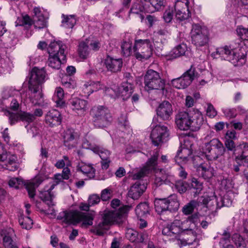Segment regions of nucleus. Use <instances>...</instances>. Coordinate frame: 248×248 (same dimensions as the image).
Wrapping results in <instances>:
<instances>
[{
    "mask_svg": "<svg viewBox=\"0 0 248 248\" xmlns=\"http://www.w3.org/2000/svg\"><path fill=\"white\" fill-rule=\"evenodd\" d=\"M225 148L223 143L217 139L214 138L205 142L202 147L203 153L208 160L217 159L219 156L224 155L227 150L233 151L237 155L235 161L239 165L248 166V144L243 142L235 146L233 140H225Z\"/></svg>",
    "mask_w": 248,
    "mask_h": 248,
    "instance_id": "nucleus-1",
    "label": "nucleus"
},
{
    "mask_svg": "<svg viewBox=\"0 0 248 248\" xmlns=\"http://www.w3.org/2000/svg\"><path fill=\"white\" fill-rule=\"evenodd\" d=\"M94 213H83L78 210H65L60 212L57 219L67 225H77L81 222V227L88 228L93 224Z\"/></svg>",
    "mask_w": 248,
    "mask_h": 248,
    "instance_id": "nucleus-2",
    "label": "nucleus"
},
{
    "mask_svg": "<svg viewBox=\"0 0 248 248\" xmlns=\"http://www.w3.org/2000/svg\"><path fill=\"white\" fill-rule=\"evenodd\" d=\"M66 45L61 42H53L49 44L47 47L49 55L48 59L49 66L55 69L60 68L62 63L65 62L66 59Z\"/></svg>",
    "mask_w": 248,
    "mask_h": 248,
    "instance_id": "nucleus-3",
    "label": "nucleus"
},
{
    "mask_svg": "<svg viewBox=\"0 0 248 248\" xmlns=\"http://www.w3.org/2000/svg\"><path fill=\"white\" fill-rule=\"evenodd\" d=\"M216 53L224 60L232 62L234 65H241L245 63L246 53L244 47L231 50L228 46L217 48Z\"/></svg>",
    "mask_w": 248,
    "mask_h": 248,
    "instance_id": "nucleus-4",
    "label": "nucleus"
},
{
    "mask_svg": "<svg viewBox=\"0 0 248 248\" xmlns=\"http://www.w3.org/2000/svg\"><path fill=\"white\" fill-rule=\"evenodd\" d=\"M90 113L93 118L94 125L97 127H106L112 121L109 111L103 106L93 107Z\"/></svg>",
    "mask_w": 248,
    "mask_h": 248,
    "instance_id": "nucleus-5",
    "label": "nucleus"
},
{
    "mask_svg": "<svg viewBox=\"0 0 248 248\" xmlns=\"http://www.w3.org/2000/svg\"><path fill=\"white\" fill-rule=\"evenodd\" d=\"M133 49L134 56L137 59H148L152 54V42L148 39H136Z\"/></svg>",
    "mask_w": 248,
    "mask_h": 248,
    "instance_id": "nucleus-6",
    "label": "nucleus"
},
{
    "mask_svg": "<svg viewBox=\"0 0 248 248\" xmlns=\"http://www.w3.org/2000/svg\"><path fill=\"white\" fill-rule=\"evenodd\" d=\"M192 43L197 47L205 46L209 41L207 29L198 24H193L190 32Z\"/></svg>",
    "mask_w": 248,
    "mask_h": 248,
    "instance_id": "nucleus-7",
    "label": "nucleus"
},
{
    "mask_svg": "<svg viewBox=\"0 0 248 248\" xmlns=\"http://www.w3.org/2000/svg\"><path fill=\"white\" fill-rule=\"evenodd\" d=\"M145 89L147 91L153 90H163L165 80L161 78L157 72L152 69L148 70L144 76Z\"/></svg>",
    "mask_w": 248,
    "mask_h": 248,
    "instance_id": "nucleus-8",
    "label": "nucleus"
},
{
    "mask_svg": "<svg viewBox=\"0 0 248 248\" xmlns=\"http://www.w3.org/2000/svg\"><path fill=\"white\" fill-rule=\"evenodd\" d=\"M156 118H154L151 124L152 130L150 138L155 146H159L166 140L169 135L167 127L156 124Z\"/></svg>",
    "mask_w": 248,
    "mask_h": 248,
    "instance_id": "nucleus-9",
    "label": "nucleus"
},
{
    "mask_svg": "<svg viewBox=\"0 0 248 248\" xmlns=\"http://www.w3.org/2000/svg\"><path fill=\"white\" fill-rule=\"evenodd\" d=\"M154 203L155 210L158 213L167 210L174 212L178 210L179 207V203L175 195L167 198L156 199Z\"/></svg>",
    "mask_w": 248,
    "mask_h": 248,
    "instance_id": "nucleus-10",
    "label": "nucleus"
},
{
    "mask_svg": "<svg viewBox=\"0 0 248 248\" xmlns=\"http://www.w3.org/2000/svg\"><path fill=\"white\" fill-rule=\"evenodd\" d=\"M46 72L44 68L34 67L29 81V89L31 93H36L40 90V85L45 81Z\"/></svg>",
    "mask_w": 248,
    "mask_h": 248,
    "instance_id": "nucleus-11",
    "label": "nucleus"
},
{
    "mask_svg": "<svg viewBox=\"0 0 248 248\" xmlns=\"http://www.w3.org/2000/svg\"><path fill=\"white\" fill-rule=\"evenodd\" d=\"M198 77V73L192 66L183 75L171 80L172 85L177 89H185L188 86Z\"/></svg>",
    "mask_w": 248,
    "mask_h": 248,
    "instance_id": "nucleus-12",
    "label": "nucleus"
},
{
    "mask_svg": "<svg viewBox=\"0 0 248 248\" xmlns=\"http://www.w3.org/2000/svg\"><path fill=\"white\" fill-rule=\"evenodd\" d=\"M131 207V205H126L121 207L119 208L120 211L105 210L102 215V219L110 226L115 222H119L121 219L122 215L126 213Z\"/></svg>",
    "mask_w": 248,
    "mask_h": 248,
    "instance_id": "nucleus-13",
    "label": "nucleus"
},
{
    "mask_svg": "<svg viewBox=\"0 0 248 248\" xmlns=\"http://www.w3.org/2000/svg\"><path fill=\"white\" fill-rule=\"evenodd\" d=\"M5 114L8 116L9 122L11 125L15 124L19 121L30 124L35 119L33 114L23 111L13 113L9 110H6Z\"/></svg>",
    "mask_w": 248,
    "mask_h": 248,
    "instance_id": "nucleus-14",
    "label": "nucleus"
},
{
    "mask_svg": "<svg viewBox=\"0 0 248 248\" xmlns=\"http://www.w3.org/2000/svg\"><path fill=\"white\" fill-rule=\"evenodd\" d=\"M198 220V215L197 214L189 216L183 221L180 220V226L182 233L186 232L191 234L195 241L196 238V233L194 229L196 227V223Z\"/></svg>",
    "mask_w": 248,
    "mask_h": 248,
    "instance_id": "nucleus-15",
    "label": "nucleus"
},
{
    "mask_svg": "<svg viewBox=\"0 0 248 248\" xmlns=\"http://www.w3.org/2000/svg\"><path fill=\"white\" fill-rule=\"evenodd\" d=\"M188 0H177L174 5L176 18L180 21L187 19L190 16Z\"/></svg>",
    "mask_w": 248,
    "mask_h": 248,
    "instance_id": "nucleus-16",
    "label": "nucleus"
},
{
    "mask_svg": "<svg viewBox=\"0 0 248 248\" xmlns=\"http://www.w3.org/2000/svg\"><path fill=\"white\" fill-rule=\"evenodd\" d=\"M204 122L203 116L201 111L194 109L189 112V130L197 131L199 130Z\"/></svg>",
    "mask_w": 248,
    "mask_h": 248,
    "instance_id": "nucleus-17",
    "label": "nucleus"
},
{
    "mask_svg": "<svg viewBox=\"0 0 248 248\" xmlns=\"http://www.w3.org/2000/svg\"><path fill=\"white\" fill-rule=\"evenodd\" d=\"M175 123L177 127L181 130H189V112L180 111L175 116Z\"/></svg>",
    "mask_w": 248,
    "mask_h": 248,
    "instance_id": "nucleus-18",
    "label": "nucleus"
},
{
    "mask_svg": "<svg viewBox=\"0 0 248 248\" xmlns=\"http://www.w3.org/2000/svg\"><path fill=\"white\" fill-rule=\"evenodd\" d=\"M54 178L56 181V184H52L49 189L46 190L43 192H42L40 195L41 198L44 202L48 205V206H53L54 205L52 203V201L53 196L51 193V190L54 188L56 185L59 184L61 182H62L64 179L62 175L60 173L56 174L54 175Z\"/></svg>",
    "mask_w": 248,
    "mask_h": 248,
    "instance_id": "nucleus-19",
    "label": "nucleus"
},
{
    "mask_svg": "<svg viewBox=\"0 0 248 248\" xmlns=\"http://www.w3.org/2000/svg\"><path fill=\"white\" fill-rule=\"evenodd\" d=\"M158 117L163 120H169L172 115L173 110L171 104L167 101L162 102L156 109Z\"/></svg>",
    "mask_w": 248,
    "mask_h": 248,
    "instance_id": "nucleus-20",
    "label": "nucleus"
},
{
    "mask_svg": "<svg viewBox=\"0 0 248 248\" xmlns=\"http://www.w3.org/2000/svg\"><path fill=\"white\" fill-rule=\"evenodd\" d=\"M133 91V85L128 81L124 82L117 88L116 95L122 98L123 100H126L130 97Z\"/></svg>",
    "mask_w": 248,
    "mask_h": 248,
    "instance_id": "nucleus-21",
    "label": "nucleus"
},
{
    "mask_svg": "<svg viewBox=\"0 0 248 248\" xmlns=\"http://www.w3.org/2000/svg\"><path fill=\"white\" fill-rule=\"evenodd\" d=\"M45 121L46 124L51 127L60 125L62 122L61 114L56 109H52L46 115Z\"/></svg>",
    "mask_w": 248,
    "mask_h": 248,
    "instance_id": "nucleus-22",
    "label": "nucleus"
},
{
    "mask_svg": "<svg viewBox=\"0 0 248 248\" xmlns=\"http://www.w3.org/2000/svg\"><path fill=\"white\" fill-rule=\"evenodd\" d=\"M72 109L77 113L82 114L88 109V102L87 101L75 98L71 100L70 102Z\"/></svg>",
    "mask_w": 248,
    "mask_h": 248,
    "instance_id": "nucleus-23",
    "label": "nucleus"
},
{
    "mask_svg": "<svg viewBox=\"0 0 248 248\" xmlns=\"http://www.w3.org/2000/svg\"><path fill=\"white\" fill-rule=\"evenodd\" d=\"M197 175L205 180H209L214 175V170L208 164L205 163L201 164L196 169Z\"/></svg>",
    "mask_w": 248,
    "mask_h": 248,
    "instance_id": "nucleus-24",
    "label": "nucleus"
},
{
    "mask_svg": "<svg viewBox=\"0 0 248 248\" xmlns=\"http://www.w3.org/2000/svg\"><path fill=\"white\" fill-rule=\"evenodd\" d=\"M151 11L152 10L150 9L146 0H140V1H138L133 4L130 13L140 14V17L142 20L144 18L143 16L140 14V13L143 12L150 13Z\"/></svg>",
    "mask_w": 248,
    "mask_h": 248,
    "instance_id": "nucleus-25",
    "label": "nucleus"
},
{
    "mask_svg": "<svg viewBox=\"0 0 248 248\" xmlns=\"http://www.w3.org/2000/svg\"><path fill=\"white\" fill-rule=\"evenodd\" d=\"M0 162L4 163L5 165V168L10 171H15L17 169V165L16 162V157L13 155L8 154L5 153L2 156Z\"/></svg>",
    "mask_w": 248,
    "mask_h": 248,
    "instance_id": "nucleus-26",
    "label": "nucleus"
},
{
    "mask_svg": "<svg viewBox=\"0 0 248 248\" xmlns=\"http://www.w3.org/2000/svg\"><path fill=\"white\" fill-rule=\"evenodd\" d=\"M105 64L108 70L117 72L120 70L123 62L121 59H113L108 56L105 60Z\"/></svg>",
    "mask_w": 248,
    "mask_h": 248,
    "instance_id": "nucleus-27",
    "label": "nucleus"
},
{
    "mask_svg": "<svg viewBox=\"0 0 248 248\" xmlns=\"http://www.w3.org/2000/svg\"><path fill=\"white\" fill-rule=\"evenodd\" d=\"M146 189V186L144 184L137 182L131 186L128 191V196L133 200H137L143 194Z\"/></svg>",
    "mask_w": 248,
    "mask_h": 248,
    "instance_id": "nucleus-28",
    "label": "nucleus"
},
{
    "mask_svg": "<svg viewBox=\"0 0 248 248\" xmlns=\"http://www.w3.org/2000/svg\"><path fill=\"white\" fill-rule=\"evenodd\" d=\"M77 168L78 171L81 172L90 179L93 178L95 176V170L92 164L81 161L78 163Z\"/></svg>",
    "mask_w": 248,
    "mask_h": 248,
    "instance_id": "nucleus-29",
    "label": "nucleus"
},
{
    "mask_svg": "<svg viewBox=\"0 0 248 248\" xmlns=\"http://www.w3.org/2000/svg\"><path fill=\"white\" fill-rule=\"evenodd\" d=\"M83 146L85 148L92 150L93 152L98 154L102 160L109 159L110 152L106 149L100 148L98 146H94L89 143L88 140L83 142Z\"/></svg>",
    "mask_w": 248,
    "mask_h": 248,
    "instance_id": "nucleus-30",
    "label": "nucleus"
},
{
    "mask_svg": "<svg viewBox=\"0 0 248 248\" xmlns=\"http://www.w3.org/2000/svg\"><path fill=\"white\" fill-rule=\"evenodd\" d=\"M125 237L132 242L142 243L145 239V235L142 233L139 234L132 229H128L125 233Z\"/></svg>",
    "mask_w": 248,
    "mask_h": 248,
    "instance_id": "nucleus-31",
    "label": "nucleus"
},
{
    "mask_svg": "<svg viewBox=\"0 0 248 248\" xmlns=\"http://www.w3.org/2000/svg\"><path fill=\"white\" fill-rule=\"evenodd\" d=\"M43 182V180L39 177H36L31 181L27 182L24 184L29 197L31 198L34 197L35 195L36 188Z\"/></svg>",
    "mask_w": 248,
    "mask_h": 248,
    "instance_id": "nucleus-32",
    "label": "nucleus"
},
{
    "mask_svg": "<svg viewBox=\"0 0 248 248\" xmlns=\"http://www.w3.org/2000/svg\"><path fill=\"white\" fill-rule=\"evenodd\" d=\"M105 86L100 81H90L84 85L83 90L85 93L90 95L94 91L104 89Z\"/></svg>",
    "mask_w": 248,
    "mask_h": 248,
    "instance_id": "nucleus-33",
    "label": "nucleus"
},
{
    "mask_svg": "<svg viewBox=\"0 0 248 248\" xmlns=\"http://www.w3.org/2000/svg\"><path fill=\"white\" fill-rule=\"evenodd\" d=\"M77 21L75 15H62L61 26L66 29H72Z\"/></svg>",
    "mask_w": 248,
    "mask_h": 248,
    "instance_id": "nucleus-34",
    "label": "nucleus"
},
{
    "mask_svg": "<svg viewBox=\"0 0 248 248\" xmlns=\"http://www.w3.org/2000/svg\"><path fill=\"white\" fill-rule=\"evenodd\" d=\"M109 226L102 219L97 224H95L91 231L99 236L103 235L109 229Z\"/></svg>",
    "mask_w": 248,
    "mask_h": 248,
    "instance_id": "nucleus-35",
    "label": "nucleus"
},
{
    "mask_svg": "<svg viewBox=\"0 0 248 248\" xmlns=\"http://www.w3.org/2000/svg\"><path fill=\"white\" fill-rule=\"evenodd\" d=\"M78 52L80 58L86 59L90 54V49L87 44L84 42H80L78 45Z\"/></svg>",
    "mask_w": 248,
    "mask_h": 248,
    "instance_id": "nucleus-36",
    "label": "nucleus"
},
{
    "mask_svg": "<svg viewBox=\"0 0 248 248\" xmlns=\"http://www.w3.org/2000/svg\"><path fill=\"white\" fill-rule=\"evenodd\" d=\"M78 137V134L75 132L73 129H68L64 133L63 136L64 144L66 146L70 148L69 142L73 141L76 138Z\"/></svg>",
    "mask_w": 248,
    "mask_h": 248,
    "instance_id": "nucleus-37",
    "label": "nucleus"
},
{
    "mask_svg": "<svg viewBox=\"0 0 248 248\" xmlns=\"http://www.w3.org/2000/svg\"><path fill=\"white\" fill-rule=\"evenodd\" d=\"M149 207L148 205L144 203H140L135 209V212L138 217H141L145 216L149 213Z\"/></svg>",
    "mask_w": 248,
    "mask_h": 248,
    "instance_id": "nucleus-38",
    "label": "nucleus"
},
{
    "mask_svg": "<svg viewBox=\"0 0 248 248\" xmlns=\"http://www.w3.org/2000/svg\"><path fill=\"white\" fill-rule=\"evenodd\" d=\"M64 97L63 90L61 87H57L55 89L53 99L59 106H62L64 104L63 98Z\"/></svg>",
    "mask_w": 248,
    "mask_h": 248,
    "instance_id": "nucleus-39",
    "label": "nucleus"
},
{
    "mask_svg": "<svg viewBox=\"0 0 248 248\" xmlns=\"http://www.w3.org/2000/svg\"><path fill=\"white\" fill-rule=\"evenodd\" d=\"M199 205V202L198 201L192 200L183 207V213L186 215H190Z\"/></svg>",
    "mask_w": 248,
    "mask_h": 248,
    "instance_id": "nucleus-40",
    "label": "nucleus"
},
{
    "mask_svg": "<svg viewBox=\"0 0 248 248\" xmlns=\"http://www.w3.org/2000/svg\"><path fill=\"white\" fill-rule=\"evenodd\" d=\"M132 47V43L130 41H124L121 45L122 52L123 55L125 57L130 56L133 52Z\"/></svg>",
    "mask_w": 248,
    "mask_h": 248,
    "instance_id": "nucleus-41",
    "label": "nucleus"
},
{
    "mask_svg": "<svg viewBox=\"0 0 248 248\" xmlns=\"http://www.w3.org/2000/svg\"><path fill=\"white\" fill-rule=\"evenodd\" d=\"M62 85L66 88L74 89L76 87V83L75 80L68 75H65L62 79Z\"/></svg>",
    "mask_w": 248,
    "mask_h": 248,
    "instance_id": "nucleus-42",
    "label": "nucleus"
},
{
    "mask_svg": "<svg viewBox=\"0 0 248 248\" xmlns=\"http://www.w3.org/2000/svg\"><path fill=\"white\" fill-rule=\"evenodd\" d=\"M186 47L185 45H180L174 47L171 51V55L175 58L185 54Z\"/></svg>",
    "mask_w": 248,
    "mask_h": 248,
    "instance_id": "nucleus-43",
    "label": "nucleus"
},
{
    "mask_svg": "<svg viewBox=\"0 0 248 248\" xmlns=\"http://www.w3.org/2000/svg\"><path fill=\"white\" fill-rule=\"evenodd\" d=\"M172 235H178L182 233L180 226V220H174L170 225H169Z\"/></svg>",
    "mask_w": 248,
    "mask_h": 248,
    "instance_id": "nucleus-44",
    "label": "nucleus"
},
{
    "mask_svg": "<svg viewBox=\"0 0 248 248\" xmlns=\"http://www.w3.org/2000/svg\"><path fill=\"white\" fill-rule=\"evenodd\" d=\"M15 23L16 26L24 25H28L30 26L32 25V21L28 15H25L23 16L22 17L17 18Z\"/></svg>",
    "mask_w": 248,
    "mask_h": 248,
    "instance_id": "nucleus-45",
    "label": "nucleus"
},
{
    "mask_svg": "<svg viewBox=\"0 0 248 248\" xmlns=\"http://www.w3.org/2000/svg\"><path fill=\"white\" fill-rule=\"evenodd\" d=\"M19 223L22 228L29 230L32 227V220L28 217H21L19 219Z\"/></svg>",
    "mask_w": 248,
    "mask_h": 248,
    "instance_id": "nucleus-46",
    "label": "nucleus"
},
{
    "mask_svg": "<svg viewBox=\"0 0 248 248\" xmlns=\"http://www.w3.org/2000/svg\"><path fill=\"white\" fill-rule=\"evenodd\" d=\"M34 25L35 28L39 29L46 27L47 26V17L44 16L34 18Z\"/></svg>",
    "mask_w": 248,
    "mask_h": 248,
    "instance_id": "nucleus-47",
    "label": "nucleus"
},
{
    "mask_svg": "<svg viewBox=\"0 0 248 248\" xmlns=\"http://www.w3.org/2000/svg\"><path fill=\"white\" fill-rule=\"evenodd\" d=\"M159 156V153L157 151L155 152L152 157L148 159L146 162V167H148L149 170L150 168L154 169L156 166L157 159Z\"/></svg>",
    "mask_w": 248,
    "mask_h": 248,
    "instance_id": "nucleus-48",
    "label": "nucleus"
},
{
    "mask_svg": "<svg viewBox=\"0 0 248 248\" xmlns=\"http://www.w3.org/2000/svg\"><path fill=\"white\" fill-rule=\"evenodd\" d=\"M232 240L238 248H245V243L243 238L238 233H234L232 237Z\"/></svg>",
    "mask_w": 248,
    "mask_h": 248,
    "instance_id": "nucleus-49",
    "label": "nucleus"
},
{
    "mask_svg": "<svg viewBox=\"0 0 248 248\" xmlns=\"http://www.w3.org/2000/svg\"><path fill=\"white\" fill-rule=\"evenodd\" d=\"M222 238H221L219 245L220 246H224L230 242V236L231 234L229 232V229L227 228L226 230H224L222 234Z\"/></svg>",
    "mask_w": 248,
    "mask_h": 248,
    "instance_id": "nucleus-50",
    "label": "nucleus"
},
{
    "mask_svg": "<svg viewBox=\"0 0 248 248\" xmlns=\"http://www.w3.org/2000/svg\"><path fill=\"white\" fill-rule=\"evenodd\" d=\"M173 17V7H168L165 11L163 18L166 23H170Z\"/></svg>",
    "mask_w": 248,
    "mask_h": 248,
    "instance_id": "nucleus-51",
    "label": "nucleus"
},
{
    "mask_svg": "<svg viewBox=\"0 0 248 248\" xmlns=\"http://www.w3.org/2000/svg\"><path fill=\"white\" fill-rule=\"evenodd\" d=\"M55 166L58 169L64 168L65 166L66 167L71 166V162L67 156H63L62 159L57 161Z\"/></svg>",
    "mask_w": 248,
    "mask_h": 248,
    "instance_id": "nucleus-52",
    "label": "nucleus"
},
{
    "mask_svg": "<svg viewBox=\"0 0 248 248\" xmlns=\"http://www.w3.org/2000/svg\"><path fill=\"white\" fill-rule=\"evenodd\" d=\"M225 116L228 118H234L237 116V110L234 108H226L222 109Z\"/></svg>",
    "mask_w": 248,
    "mask_h": 248,
    "instance_id": "nucleus-53",
    "label": "nucleus"
},
{
    "mask_svg": "<svg viewBox=\"0 0 248 248\" xmlns=\"http://www.w3.org/2000/svg\"><path fill=\"white\" fill-rule=\"evenodd\" d=\"M236 31L242 39L248 41V29L240 26L237 28Z\"/></svg>",
    "mask_w": 248,
    "mask_h": 248,
    "instance_id": "nucleus-54",
    "label": "nucleus"
},
{
    "mask_svg": "<svg viewBox=\"0 0 248 248\" xmlns=\"http://www.w3.org/2000/svg\"><path fill=\"white\" fill-rule=\"evenodd\" d=\"M24 182L22 179L20 178H13L9 181V185L10 187H13L16 188H18L20 186L23 185Z\"/></svg>",
    "mask_w": 248,
    "mask_h": 248,
    "instance_id": "nucleus-55",
    "label": "nucleus"
},
{
    "mask_svg": "<svg viewBox=\"0 0 248 248\" xmlns=\"http://www.w3.org/2000/svg\"><path fill=\"white\" fill-rule=\"evenodd\" d=\"M175 186L179 193H183L187 190L189 186L187 183L180 181L176 182Z\"/></svg>",
    "mask_w": 248,
    "mask_h": 248,
    "instance_id": "nucleus-56",
    "label": "nucleus"
},
{
    "mask_svg": "<svg viewBox=\"0 0 248 248\" xmlns=\"http://www.w3.org/2000/svg\"><path fill=\"white\" fill-rule=\"evenodd\" d=\"M3 240V245L5 248H17L16 246L13 244V241L9 235H5Z\"/></svg>",
    "mask_w": 248,
    "mask_h": 248,
    "instance_id": "nucleus-57",
    "label": "nucleus"
},
{
    "mask_svg": "<svg viewBox=\"0 0 248 248\" xmlns=\"http://www.w3.org/2000/svg\"><path fill=\"white\" fill-rule=\"evenodd\" d=\"M149 168L144 167L140 170L138 172L134 174L133 178L135 179H139L144 177L149 172Z\"/></svg>",
    "mask_w": 248,
    "mask_h": 248,
    "instance_id": "nucleus-58",
    "label": "nucleus"
},
{
    "mask_svg": "<svg viewBox=\"0 0 248 248\" xmlns=\"http://www.w3.org/2000/svg\"><path fill=\"white\" fill-rule=\"evenodd\" d=\"M208 107L206 109V114L210 117L213 118L217 114V112L214 108L213 106L210 104H208Z\"/></svg>",
    "mask_w": 248,
    "mask_h": 248,
    "instance_id": "nucleus-59",
    "label": "nucleus"
},
{
    "mask_svg": "<svg viewBox=\"0 0 248 248\" xmlns=\"http://www.w3.org/2000/svg\"><path fill=\"white\" fill-rule=\"evenodd\" d=\"M111 196V191L110 189L106 188L102 190L101 195V198L103 201H107L110 199Z\"/></svg>",
    "mask_w": 248,
    "mask_h": 248,
    "instance_id": "nucleus-60",
    "label": "nucleus"
},
{
    "mask_svg": "<svg viewBox=\"0 0 248 248\" xmlns=\"http://www.w3.org/2000/svg\"><path fill=\"white\" fill-rule=\"evenodd\" d=\"M100 201V198L97 194H93L91 195L88 199L89 204L91 206L98 203Z\"/></svg>",
    "mask_w": 248,
    "mask_h": 248,
    "instance_id": "nucleus-61",
    "label": "nucleus"
},
{
    "mask_svg": "<svg viewBox=\"0 0 248 248\" xmlns=\"http://www.w3.org/2000/svg\"><path fill=\"white\" fill-rule=\"evenodd\" d=\"M237 139V134L234 130H228L225 134V140H233Z\"/></svg>",
    "mask_w": 248,
    "mask_h": 248,
    "instance_id": "nucleus-62",
    "label": "nucleus"
},
{
    "mask_svg": "<svg viewBox=\"0 0 248 248\" xmlns=\"http://www.w3.org/2000/svg\"><path fill=\"white\" fill-rule=\"evenodd\" d=\"M191 186L198 191H201L202 188V183L200 182L197 179L193 178L191 181Z\"/></svg>",
    "mask_w": 248,
    "mask_h": 248,
    "instance_id": "nucleus-63",
    "label": "nucleus"
},
{
    "mask_svg": "<svg viewBox=\"0 0 248 248\" xmlns=\"http://www.w3.org/2000/svg\"><path fill=\"white\" fill-rule=\"evenodd\" d=\"M191 154V152L186 149H183L181 150H178L177 152V156L180 158H183L184 160L186 159L187 155Z\"/></svg>",
    "mask_w": 248,
    "mask_h": 248,
    "instance_id": "nucleus-64",
    "label": "nucleus"
}]
</instances>
